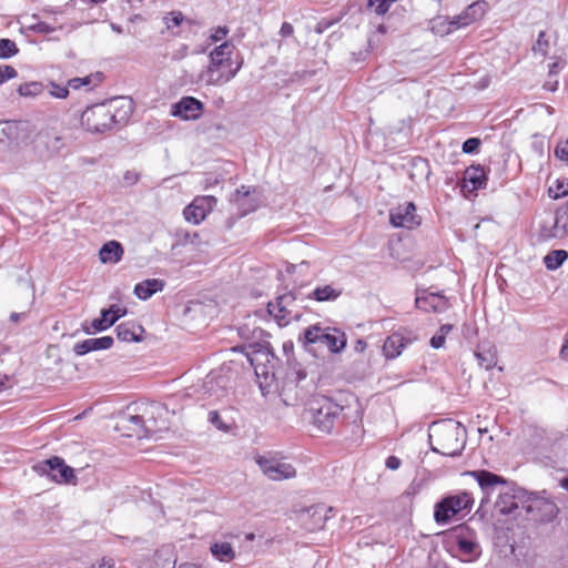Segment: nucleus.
Segmentation results:
<instances>
[{
    "label": "nucleus",
    "mask_w": 568,
    "mask_h": 568,
    "mask_svg": "<svg viewBox=\"0 0 568 568\" xmlns=\"http://www.w3.org/2000/svg\"><path fill=\"white\" fill-rule=\"evenodd\" d=\"M280 36L283 38L292 37L294 33V27L290 22H283L280 29Z\"/></svg>",
    "instance_id": "nucleus-52"
},
{
    "label": "nucleus",
    "mask_w": 568,
    "mask_h": 568,
    "mask_svg": "<svg viewBox=\"0 0 568 568\" xmlns=\"http://www.w3.org/2000/svg\"><path fill=\"white\" fill-rule=\"evenodd\" d=\"M133 112L132 100L116 98L105 104L87 108L81 114L82 126L92 133H103L115 124H124Z\"/></svg>",
    "instance_id": "nucleus-1"
},
{
    "label": "nucleus",
    "mask_w": 568,
    "mask_h": 568,
    "mask_svg": "<svg viewBox=\"0 0 568 568\" xmlns=\"http://www.w3.org/2000/svg\"><path fill=\"white\" fill-rule=\"evenodd\" d=\"M547 68L549 69V71H552V69H555V68L562 69V68H565V62L562 60L558 59V60L549 63L547 65Z\"/></svg>",
    "instance_id": "nucleus-58"
},
{
    "label": "nucleus",
    "mask_w": 568,
    "mask_h": 568,
    "mask_svg": "<svg viewBox=\"0 0 568 568\" xmlns=\"http://www.w3.org/2000/svg\"><path fill=\"white\" fill-rule=\"evenodd\" d=\"M203 109L204 105L200 100L193 97H183L172 105L171 114L185 121L197 120L201 118Z\"/></svg>",
    "instance_id": "nucleus-17"
},
{
    "label": "nucleus",
    "mask_w": 568,
    "mask_h": 568,
    "mask_svg": "<svg viewBox=\"0 0 568 568\" xmlns=\"http://www.w3.org/2000/svg\"><path fill=\"white\" fill-rule=\"evenodd\" d=\"M217 200L213 195L195 197L183 211L185 220L194 225L200 224L216 206Z\"/></svg>",
    "instance_id": "nucleus-15"
},
{
    "label": "nucleus",
    "mask_w": 568,
    "mask_h": 568,
    "mask_svg": "<svg viewBox=\"0 0 568 568\" xmlns=\"http://www.w3.org/2000/svg\"><path fill=\"white\" fill-rule=\"evenodd\" d=\"M210 550L214 558L223 562H230L235 558V551L227 541L214 542Z\"/></svg>",
    "instance_id": "nucleus-32"
},
{
    "label": "nucleus",
    "mask_w": 568,
    "mask_h": 568,
    "mask_svg": "<svg viewBox=\"0 0 568 568\" xmlns=\"http://www.w3.org/2000/svg\"><path fill=\"white\" fill-rule=\"evenodd\" d=\"M490 83V80L487 75L483 77L476 84H474V88L478 91L485 90Z\"/></svg>",
    "instance_id": "nucleus-55"
},
{
    "label": "nucleus",
    "mask_w": 568,
    "mask_h": 568,
    "mask_svg": "<svg viewBox=\"0 0 568 568\" xmlns=\"http://www.w3.org/2000/svg\"><path fill=\"white\" fill-rule=\"evenodd\" d=\"M183 20L184 16L181 11H171L163 18V22L169 30L179 27Z\"/></svg>",
    "instance_id": "nucleus-43"
},
{
    "label": "nucleus",
    "mask_w": 568,
    "mask_h": 568,
    "mask_svg": "<svg viewBox=\"0 0 568 568\" xmlns=\"http://www.w3.org/2000/svg\"><path fill=\"white\" fill-rule=\"evenodd\" d=\"M531 50L535 57L546 58L550 50V36L546 31H540Z\"/></svg>",
    "instance_id": "nucleus-34"
},
{
    "label": "nucleus",
    "mask_w": 568,
    "mask_h": 568,
    "mask_svg": "<svg viewBox=\"0 0 568 568\" xmlns=\"http://www.w3.org/2000/svg\"><path fill=\"white\" fill-rule=\"evenodd\" d=\"M92 352L109 349L112 347L114 339L112 336H102L97 338H89Z\"/></svg>",
    "instance_id": "nucleus-42"
},
{
    "label": "nucleus",
    "mask_w": 568,
    "mask_h": 568,
    "mask_svg": "<svg viewBox=\"0 0 568 568\" xmlns=\"http://www.w3.org/2000/svg\"><path fill=\"white\" fill-rule=\"evenodd\" d=\"M389 222L394 227L412 230L420 224V219L416 214L415 204L408 202L389 211Z\"/></svg>",
    "instance_id": "nucleus-16"
},
{
    "label": "nucleus",
    "mask_w": 568,
    "mask_h": 568,
    "mask_svg": "<svg viewBox=\"0 0 568 568\" xmlns=\"http://www.w3.org/2000/svg\"><path fill=\"white\" fill-rule=\"evenodd\" d=\"M480 143L481 142L478 138H469L466 141H464L462 150L466 154H474L478 151Z\"/></svg>",
    "instance_id": "nucleus-45"
},
{
    "label": "nucleus",
    "mask_w": 568,
    "mask_h": 568,
    "mask_svg": "<svg viewBox=\"0 0 568 568\" xmlns=\"http://www.w3.org/2000/svg\"><path fill=\"white\" fill-rule=\"evenodd\" d=\"M487 8V2L475 1L469 4L464 11L453 18V23L457 29L467 27L473 22L484 17Z\"/></svg>",
    "instance_id": "nucleus-20"
},
{
    "label": "nucleus",
    "mask_w": 568,
    "mask_h": 568,
    "mask_svg": "<svg viewBox=\"0 0 568 568\" xmlns=\"http://www.w3.org/2000/svg\"><path fill=\"white\" fill-rule=\"evenodd\" d=\"M303 345L312 352L315 345L325 346L331 353L338 354L346 347L347 338L343 331L336 327H323L314 324L303 331Z\"/></svg>",
    "instance_id": "nucleus-3"
},
{
    "label": "nucleus",
    "mask_w": 568,
    "mask_h": 568,
    "mask_svg": "<svg viewBox=\"0 0 568 568\" xmlns=\"http://www.w3.org/2000/svg\"><path fill=\"white\" fill-rule=\"evenodd\" d=\"M308 511H312L313 516H320V527H323L324 523L327 519L326 513L332 511V508H325L324 506H314L311 507Z\"/></svg>",
    "instance_id": "nucleus-48"
},
{
    "label": "nucleus",
    "mask_w": 568,
    "mask_h": 568,
    "mask_svg": "<svg viewBox=\"0 0 568 568\" xmlns=\"http://www.w3.org/2000/svg\"><path fill=\"white\" fill-rule=\"evenodd\" d=\"M400 459L396 456H389L386 458L385 465L390 470H396L400 467Z\"/></svg>",
    "instance_id": "nucleus-54"
},
{
    "label": "nucleus",
    "mask_w": 568,
    "mask_h": 568,
    "mask_svg": "<svg viewBox=\"0 0 568 568\" xmlns=\"http://www.w3.org/2000/svg\"><path fill=\"white\" fill-rule=\"evenodd\" d=\"M123 179H124V181H125L128 184H134V183L138 181L139 176H138V174H136L135 172H133V171H126V172L124 173Z\"/></svg>",
    "instance_id": "nucleus-56"
},
{
    "label": "nucleus",
    "mask_w": 568,
    "mask_h": 568,
    "mask_svg": "<svg viewBox=\"0 0 568 568\" xmlns=\"http://www.w3.org/2000/svg\"><path fill=\"white\" fill-rule=\"evenodd\" d=\"M231 201L236 205L240 215L245 216L256 211L263 203V194L256 186L239 187L231 197Z\"/></svg>",
    "instance_id": "nucleus-10"
},
{
    "label": "nucleus",
    "mask_w": 568,
    "mask_h": 568,
    "mask_svg": "<svg viewBox=\"0 0 568 568\" xmlns=\"http://www.w3.org/2000/svg\"><path fill=\"white\" fill-rule=\"evenodd\" d=\"M18 52L14 41L10 39H0V58L8 59Z\"/></svg>",
    "instance_id": "nucleus-41"
},
{
    "label": "nucleus",
    "mask_w": 568,
    "mask_h": 568,
    "mask_svg": "<svg viewBox=\"0 0 568 568\" xmlns=\"http://www.w3.org/2000/svg\"><path fill=\"white\" fill-rule=\"evenodd\" d=\"M142 331L141 326H135L131 322L121 323L115 328L118 338L123 342H139V334Z\"/></svg>",
    "instance_id": "nucleus-31"
},
{
    "label": "nucleus",
    "mask_w": 568,
    "mask_h": 568,
    "mask_svg": "<svg viewBox=\"0 0 568 568\" xmlns=\"http://www.w3.org/2000/svg\"><path fill=\"white\" fill-rule=\"evenodd\" d=\"M50 87V95L53 97V98H57V99H64L68 97L69 94V90H68V84L67 85H61V84H58V83H54V82H51L49 84Z\"/></svg>",
    "instance_id": "nucleus-44"
},
{
    "label": "nucleus",
    "mask_w": 568,
    "mask_h": 568,
    "mask_svg": "<svg viewBox=\"0 0 568 568\" xmlns=\"http://www.w3.org/2000/svg\"><path fill=\"white\" fill-rule=\"evenodd\" d=\"M417 339L413 331L408 328H400L392 333L384 342L383 353L386 358L394 359L398 357L402 352Z\"/></svg>",
    "instance_id": "nucleus-13"
},
{
    "label": "nucleus",
    "mask_w": 568,
    "mask_h": 568,
    "mask_svg": "<svg viewBox=\"0 0 568 568\" xmlns=\"http://www.w3.org/2000/svg\"><path fill=\"white\" fill-rule=\"evenodd\" d=\"M527 491L514 483H508L505 487L499 489L498 498L495 503V508L503 515L511 514L520 505H526Z\"/></svg>",
    "instance_id": "nucleus-9"
},
{
    "label": "nucleus",
    "mask_w": 568,
    "mask_h": 568,
    "mask_svg": "<svg viewBox=\"0 0 568 568\" xmlns=\"http://www.w3.org/2000/svg\"><path fill=\"white\" fill-rule=\"evenodd\" d=\"M234 45L229 41H225L221 45L216 47L210 54L212 64L215 67L229 68V71H239L241 64H237L234 69H232L231 57L234 52Z\"/></svg>",
    "instance_id": "nucleus-22"
},
{
    "label": "nucleus",
    "mask_w": 568,
    "mask_h": 568,
    "mask_svg": "<svg viewBox=\"0 0 568 568\" xmlns=\"http://www.w3.org/2000/svg\"><path fill=\"white\" fill-rule=\"evenodd\" d=\"M560 486L568 490V475L561 479Z\"/></svg>",
    "instance_id": "nucleus-63"
},
{
    "label": "nucleus",
    "mask_w": 568,
    "mask_h": 568,
    "mask_svg": "<svg viewBox=\"0 0 568 568\" xmlns=\"http://www.w3.org/2000/svg\"><path fill=\"white\" fill-rule=\"evenodd\" d=\"M567 235H568V203L556 210L554 225L550 231V236L556 237V239H564Z\"/></svg>",
    "instance_id": "nucleus-25"
},
{
    "label": "nucleus",
    "mask_w": 568,
    "mask_h": 568,
    "mask_svg": "<svg viewBox=\"0 0 568 568\" xmlns=\"http://www.w3.org/2000/svg\"><path fill=\"white\" fill-rule=\"evenodd\" d=\"M568 260V252L565 250L550 251L544 257V264L547 270L556 271Z\"/></svg>",
    "instance_id": "nucleus-33"
},
{
    "label": "nucleus",
    "mask_w": 568,
    "mask_h": 568,
    "mask_svg": "<svg viewBox=\"0 0 568 568\" xmlns=\"http://www.w3.org/2000/svg\"><path fill=\"white\" fill-rule=\"evenodd\" d=\"M456 30L453 19L439 16L432 21V31L438 36H445Z\"/></svg>",
    "instance_id": "nucleus-35"
},
{
    "label": "nucleus",
    "mask_w": 568,
    "mask_h": 568,
    "mask_svg": "<svg viewBox=\"0 0 568 568\" xmlns=\"http://www.w3.org/2000/svg\"><path fill=\"white\" fill-rule=\"evenodd\" d=\"M125 314L126 308L113 304L109 308L101 310L100 317L92 320L90 323L84 322L82 329L89 335L104 332Z\"/></svg>",
    "instance_id": "nucleus-12"
},
{
    "label": "nucleus",
    "mask_w": 568,
    "mask_h": 568,
    "mask_svg": "<svg viewBox=\"0 0 568 568\" xmlns=\"http://www.w3.org/2000/svg\"><path fill=\"white\" fill-rule=\"evenodd\" d=\"M474 498L467 491L444 497L435 505L434 518L437 524H447L453 517L463 510L469 509Z\"/></svg>",
    "instance_id": "nucleus-6"
},
{
    "label": "nucleus",
    "mask_w": 568,
    "mask_h": 568,
    "mask_svg": "<svg viewBox=\"0 0 568 568\" xmlns=\"http://www.w3.org/2000/svg\"><path fill=\"white\" fill-rule=\"evenodd\" d=\"M22 315H24V314H23V313H12V314L10 315V320H11L12 322H18V321H19V318H20Z\"/></svg>",
    "instance_id": "nucleus-62"
},
{
    "label": "nucleus",
    "mask_w": 568,
    "mask_h": 568,
    "mask_svg": "<svg viewBox=\"0 0 568 568\" xmlns=\"http://www.w3.org/2000/svg\"><path fill=\"white\" fill-rule=\"evenodd\" d=\"M295 302V295L292 292L280 295L274 302H270L267 310L280 324L288 323L292 317V310L290 308Z\"/></svg>",
    "instance_id": "nucleus-19"
},
{
    "label": "nucleus",
    "mask_w": 568,
    "mask_h": 568,
    "mask_svg": "<svg viewBox=\"0 0 568 568\" xmlns=\"http://www.w3.org/2000/svg\"><path fill=\"white\" fill-rule=\"evenodd\" d=\"M415 305L418 310L427 313H444L450 306L448 298L444 294L433 292L430 288L417 291Z\"/></svg>",
    "instance_id": "nucleus-14"
},
{
    "label": "nucleus",
    "mask_w": 568,
    "mask_h": 568,
    "mask_svg": "<svg viewBox=\"0 0 568 568\" xmlns=\"http://www.w3.org/2000/svg\"><path fill=\"white\" fill-rule=\"evenodd\" d=\"M453 326L450 324L442 325L437 333L443 334V337L446 338V335L452 331Z\"/></svg>",
    "instance_id": "nucleus-59"
},
{
    "label": "nucleus",
    "mask_w": 568,
    "mask_h": 568,
    "mask_svg": "<svg viewBox=\"0 0 568 568\" xmlns=\"http://www.w3.org/2000/svg\"><path fill=\"white\" fill-rule=\"evenodd\" d=\"M445 341L446 338L443 337V334H439V333H436L432 338H430V346L435 349H438L440 347L444 346L445 344Z\"/></svg>",
    "instance_id": "nucleus-53"
},
{
    "label": "nucleus",
    "mask_w": 568,
    "mask_h": 568,
    "mask_svg": "<svg viewBox=\"0 0 568 568\" xmlns=\"http://www.w3.org/2000/svg\"><path fill=\"white\" fill-rule=\"evenodd\" d=\"M165 287V282L160 278H148L134 286V294L142 301L149 300L158 292H162Z\"/></svg>",
    "instance_id": "nucleus-23"
},
{
    "label": "nucleus",
    "mask_w": 568,
    "mask_h": 568,
    "mask_svg": "<svg viewBox=\"0 0 568 568\" xmlns=\"http://www.w3.org/2000/svg\"><path fill=\"white\" fill-rule=\"evenodd\" d=\"M468 475L476 479L486 498L495 491L499 493V489L508 484L503 476L488 470H474L469 471Z\"/></svg>",
    "instance_id": "nucleus-18"
},
{
    "label": "nucleus",
    "mask_w": 568,
    "mask_h": 568,
    "mask_svg": "<svg viewBox=\"0 0 568 568\" xmlns=\"http://www.w3.org/2000/svg\"><path fill=\"white\" fill-rule=\"evenodd\" d=\"M73 353L77 355V356H83L90 352H92L91 349V344H90V339H84V341H81V342H78L73 345V348H72Z\"/></svg>",
    "instance_id": "nucleus-46"
},
{
    "label": "nucleus",
    "mask_w": 568,
    "mask_h": 568,
    "mask_svg": "<svg viewBox=\"0 0 568 568\" xmlns=\"http://www.w3.org/2000/svg\"><path fill=\"white\" fill-rule=\"evenodd\" d=\"M33 470L42 477H48L58 484H75L74 469L58 456L41 460L33 465Z\"/></svg>",
    "instance_id": "nucleus-7"
},
{
    "label": "nucleus",
    "mask_w": 568,
    "mask_h": 568,
    "mask_svg": "<svg viewBox=\"0 0 568 568\" xmlns=\"http://www.w3.org/2000/svg\"><path fill=\"white\" fill-rule=\"evenodd\" d=\"M258 356H265L266 361L268 362V353H260L255 357L250 358V362H251L252 366L254 367L256 376L258 378L261 376H263L264 379H265V383H267L268 379H273L274 378V373L268 372L266 365H262L261 363H258V361H260Z\"/></svg>",
    "instance_id": "nucleus-39"
},
{
    "label": "nucleus",
    "mask_w": 568,
    "mask_h": 568,
    "mask_svg": "<svg viewBox=\"0 0 568 568\" xmlns=\"http://www.w3.org/2000/svg\"><path fill=\"white\" fill-rule=\"evenodd\" d=\"M567 194H568V184L565 185L564 182L558 181L557 187H556V191L554 192L552 197L559 199V197L566 196Z\"/></svg>",
    "instance_id": "nucleus-51"
},
{
    "label": "nucleus",
    "mask_w": 568,
    "mask_h": 568,
    "mask_svg": "<svg viewBox=\"0 0 568 568\" xmlns=\"http://www.w3.org/2000/svg\"><path fill=\"white\" fill-rule=\"evenodd\" d=\"M343 406L331 398L322 397L315 399L310 408L313 425L321 432L329 433L335 422L339 418Z\"/></svg>",
    "instance_id": "nucleus-5"
},
{
    "label": "nucleus",
    "mask_w": 568,
    "mask_h": 568,
    "mask_svg": "<svg viewBox=\"0 0 568 568\" xmlns=\"http://www.w3.org/2000/svg\"><path fill=\"white\" fill-rule=\"evenodd\" d=\"M38 142L45 144L47 146V156H53L61 153L63 148L62 139L59 136H48V135H38Z\"/></svg>",
    "instance_id": "nucleus-37"
},
{
    "label": "nucleus",
    "mask_w": 568,
    "mask_h": 568,
    "mask_svg": "<svg viewBox=\"0 0 568 568\" xmlns=\"http://www.w3.org/2000/svg\"><path fill=\"white\" fill-rule=\"evenodd\" d=\"M18 73H0V84L14 78Z\"/></svg>",
    "instance_id": "nucleus-60"
},
{
    "label": "nucleus",
    "mask_w": 568,
    "mask_h": 568,
    "mask_svg": "<svg viewBox=\"0 0 568 568\" xmlns=\"http://www.w3.org/2000/svg\"><path fill=\"white\" fill-rule=\"evenodd\" d=\"M209 419H210V422H211V423L215 424V423H216V420L219 419V414H217V412H216V410H211V412L209 413Z\"/></svg>",
    "instance_id": "nucleus-61"
},
{
    "label": "nucleus",
    "mask_w": 568,
    "mask_h": 568,
    "mask_svg": "<svg viewBox=\"0 0 568 568\" xmlns=\"http://www.w3.org/2000/svg\"><path fill=\"white\" fill-rule=\"evenodd\" d=\"M92 568H115L112 559L103 558L98 566L93 565Z\"/></svg>",
    "instance_id": "nucleus-57"
},
{
    "label": "nucleus",
    "mask_w": 568,
    "mask_h": 568,
    "mask_svg": "<svg viewBox=\"0 0 568 568\" xmlns=\"http://www.w3.org/2000/svg\"><path fill=\"white\" fill-rule=\"evenodd\" d=\"M457 550L464 561H471L479 555V546L474 540L457 536Z\"/></svg>",
    "instance_id": "nucleus-30"
},
{
    "label": "nucleus",
    "mask_w": 568,
    "mask_h": 568,
    "mask_svg": "<svg viewBox=\"0 0 568 568\" xmlns=\"http://www.w3.org/2000/svg\"><path fill=\"white\" fill-rule=\"evenodd\" d=\"M524 508L528 514L532 516L535 520L541 523L551 521L554 518H556L559 510L556 503L551 500L545 491L542 495L527 491L526 505Z\"/></svg>",
    "instance_id": "nucleus-8"
},
{
    "label": "nucleus",
    "mask_w": 568,
    "mask_h": 568,
    "mask_svg": "<svg viewBox=\"0 0 568 568\" xmlns=\"http://www.w3.org/2000/svg\"><path fill=\"white\" fill-rule=\"evenodd\" d=\"M487 175L483 166H469L464 173L465 187L470 185L471 191H477L486 186Z\"/></svg>",
    "instance_id": "nucleus-24"
},
{
    "label": "nucleus",
    "mask_w": 568,
    "mask_h": 568,
    "mask_svg": "<svg viewBox=\"0 0 568 568\" xmlns=\"http://www.w3.org/2000/svg\"><path fill=\"white\" fill-rule=\"evenodd\" d=\"M429 438H435L439 447L432 450L444 456L456 457L466 446V428L459 422L447 419L433 423Z\"/></svg>",
    "instance_id": "nucleus-2"
},
{
    "label": "nucleus",
    "mask_w": 568,
    "mask_h": 568,
    "mask_svg": "<svg viewBox=\"0 0 568 568\" xmlns=\"http://www.w3.org/2000/svg\"><path fill=\"white\" fill-rule=\"evenodd\" d=\"M236 73H200L199 82L206 85H223L231 81Z\"/></svg>",
    "instance_id": "nucleus-36"
},
{
    "label": "nucleus",
    "mask_w": 568,
    "mask_h": 568,
    "mask_svg": "<svg viewBox=\"0 0 568 568\" xmlns=\"http://www.w3.org/2000/svg\"><path fill=\"white\" fill-rule=\"evenodd\" d=\"M144 414L148 415V419H144L143 415H131L129 420L139 427H145L144 436H149L148 432L151 430L149 426H145L146 423H153V427H158L156 418H161L163 414H165V407L160 403H150L146 405L144 409Z\"/></svg>",
    "instance_id": "nucleus-21"
},
{
    "label": "nucleus",
    "mask_w": 568,
    "mask_h": 568,
    "mask_svg": "<svg viewBox=\"0 0 568 568\" xmlns=\"http://www.w3.org/2000/svg\"><path fill=\"white\" fill-rule=\"evenodd\" d=\"M43 91V84L41 82H29L21 84L18 89V92L22 97H37L41 94Z\"/></svg>",
    "instance_id": "nucleus-40"
},
{
    "label": "nucleus",
    "mask_w": 568,
    "mask_h": 568,
    "mask_svg": "<svg viewBox=\"0 0 568 568\" xmlns=\"http://www.w3.org/2000/svg\"><path fill=\"white\" fill-rule=\"evenodd\" d=\"M102 82V73H89L83 78H73L68 81V90L92 91Z\"/></svg>",
    "instance_id": "nucleus-28"
},
{
    "label": "nucleus",
    "mask_w": 568,
    "mask_h": 568,
    "mask_svg": "<svg viewBox=\"0 0 568 568\" xmlns=\"http://www.w3.org/2000/svg\"><path fill=\"white\" fill-rule=\"evenodd\" d=\"M475 357L478 365L485 369H490L497 364L496 354L491 348L476 351Z\"/></svg>",
    "instance_id": "nucleus-38"
},
{
    "label": "nucleus",
    "mask_w": 568,
    "mask_h": 568,
    "mask_svg": "<svg viewBox=\"0 0 568 568\" xmlns=\"http://www.w3.org/2000/svg\"><path fill=\"white\" fill-rule=\"evenodd\" d=\"M555 155L560 160L568 163V139L560 142L555 149Z\"/></svg>",
    "instance_id": "nucleus-49"
},
{
    "label": "nucleus",
    "mask_w": 568,
    "mask_h": 568,
    "mask_svg": "<svg viewBox=\"0 0 568 568\" xmlns=\"http://www.w3.org/2000/svg\"><path fill=\"white\" fill-rule=\"evenodd\" d=\"M203 388L209 397L219 399L225 395V378L217 373H210L206 376Z\"/></svg>",
    "instance_id": "nucleus-27"
},
{
    "label": "nucleus",
    "mask_w": 568,
    "mask_h": 568,
    "mask_svg": "<svg viewBox=\"0 0 568 568\" xmlns=\"http://www.w3.org/2000/svg\"><path fill=\"white\" fill-rule=\"evenodd\" d=\"M342 19V17H338L336 19H332V20H328V19H322L320 20L316 26H315V32L318 33V34H322L324 33L328 28H331L333 24L337 23L339 20Z\"/></svg>",
    "instance_id": "nucleus-47"
},
{
    "label": "nucleus",
    "mask_w": 568,
    "mask_h": 568,
    "mask_svg": "<svg viewBox=\"0 0 568 568\" xmlns=\"http://www.w3.org/2000/svg\"><path fill=\"white\" fill-rule=\"evenodd\" d=\"M229 33V29L226 27H216L212 30V33L210 36L211 40L213 42H219L223 40Z\"/></svg>",
    "instance_id": "nucleus-50"
},
{
    "label": "nucleus",
    "mask_w": 568,
    "mask_h": 568,
    "mask_svg": "<svg viewBox=\"0 0 568 568\" xmlns=\"http://www.w3.org/2000/svg\"><path fill=\"white\" fill-rule=\"evenodd\" d=\"M342 295V288L332 284L315 287L310 294L308 298L317 302H333Z\"/></svg>",
    "instance_id": "nucleus-29"
},
{
    "label": "nucleus",
    "mask_w": 568,
    "mask_h": 568,
    "mask_svg": "<svg viewBox=\"0 0 568 568\" xmlns=\"http://www.w3.org/2000/svg\"><path fill=\"white\" fill-rule=\"evenodd\" d=\"M123 247L118 241H109L99 251V258L102 263H118L123 256Z\"/></svg>",
    "instance_id": "nucleus-26"
},
{
    "label": "nucleus",
    "mask_w": 568,
    "mask_h": 568,
    "mask_svg": "<svg viewBox=\"0 0 568 568\" xmlns=\"http://www.w3.org/2000/svg\"><path fill=\"white\" fill-rule=\"evenodd\" d=\"M179 568H200V567L194 564H184V565H181Z\"/></svg>",
    "instance_id": "nucleus-64"
},
{
    "label": "nucleus",
    "mask_w": 568,
    "mask_h": 568,
    "mask_svg": "<svg viewBox=\"0 0 568 568\" xmlns=\"http://www.w3.org/2000/svg\"><path fill=\"white\" fill-rule=\"evenodd\" d=\"M31 131V124L28 121L0 122V151L10 142H24L30 138Z\"/></svg>",
    "instance_id": "nucleus-11"
},
{
    "label": "nucleus",
    "mask_w": 568,
    "mask_h": 568,
    "mask_svg": "<svg viewBox=\"0 0 568 568\" xmlns=\"http://www.w3.org/2000/svg\"><path fill=\"white\" fill-rule=\"evenodd\" d=\"M254 462L262 474L272 481H282L296 477L293 464L278 454H265L254 456Z\"/></svg>",
    "instance_id": "nucleus-4"
}]
</instances>
